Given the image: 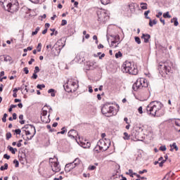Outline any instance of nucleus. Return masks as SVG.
Masks as SVG:
<instances>
[{"label":"nucleus","mask_w":180,"mask_h":180,"mask_svg":"<svg viewBox=\"0 0 180 180\" xmlns=\"http://www.w3.org/2000/svg\"><path fill=\"white\" fill-rule=\"evenodd\" d=\"M146 110L148 115L151 116H155L157 117H160V116H164L165 112L162 110V103L160 101H152L146 107Z\"/></svg>","instance_id":"f257e3e1"},{"label":"nucleus","mask_w":180,"mask_h":180,"mask_svg":"<svg viewBox=\"0 0 180 180\" xmlns=\"http://www.w3.org/2000/svg\"><path fill=\"white\" fill-rule=\"evenodd\" d=\"M1 4H2L5 11L13 13V12H17L19 10V3L18 0H0Z\"/></svg>","instance_id":"f03ea898"},{"label":"nucleus","mask_w":180,"mask_h":180,"mask_svg":"<svg viewBox=\"0 0 180 180\" xmlns=\"http://www.w3.org/2000/svg\"><path fill=\"white\" fill-rule=\"evenodd\" d=\"M122 71L123 72H126L127 74H131V75H137L139 72V70L137 68L132 65L131 63L129 61H125L122 65Z\"/></svg>","instance_id":"7ed1b4c3"},{"label":"nucleus","mask_w":180,"mask_h":180,"mask_svg":"<svg viewBox=\"0 0 180 180\" xmlns=\"http://www.w3.org/2000/svg\"><path fill=\"white\" fill-rule=\"evenodd\" d=\"M148 86V82L144 78H140L133 84L132 89L134 91L141 89V88H147Z\"/></svg>","instance_id":"20e7f679"},{"label":"nucleus","mask_w":180,"mask_h":180,"mask_svg":"<svg viewBox=\"0 0 180 180\" xmlns=\"http://www.w3.org/2000/svg\"><path fill=\"white\" fill-rule=\"evenodd\" d=\"M115 111V107L112 105H110V104H105L102 108L101 112L103 115H105L107 117H111V116H113Z\"/></svg>","instance_id":"39448f33"},{"label":"nucleus","mask_w":180,"mask_h":180,"mask_svg":"<svg viewBox=\"0 0 180 180\" xmlns=\"http://www.w3.org/2000/svg\"><path fill=\"white\" fill-rule=\"evenodd\" d=\"M49 162L53 172H60L61 167H60V163L58 162V159L56 157L54 158H49Z\"/></svg>","instance_id":"423d86ee"},{"label":"nucleus","mask_w":180,"mask_h":180,"mask_svg":"<svg viewBox=\"0 0 180 180\" xmlns=\"http://www.w3.org/2000/svg\"><path fill=\"white\" fill-rule=\"evenodd\" d=\"M97 144L101 147L102 151H106V150L110 147V139L103 136L102 139L98 141Z\"/></svg>","instance_id":"0eeeda50"},{"label":"nucleus","mask_w":180,"mask_h":180,"mask_svg":"<svg viewBox=\"0 0 180 180\" xmlns=\"http://www.w3.org/2000/svg\"><path fill=\"white\" fill-rule=\"evenodd\" d=\"M76 137V141L77 144H79L83 148H89L91 147V143L88 141L83 136H79Z\"/></svg>","instance_id":"6e6552de"},{"label":"nucleus","mask_w":180,"mask_h":180,"mask_svg":"<svg viewBox=\"0 0 180 180\" xmlns=\"http://www.w3.org/2000/svg\"><path fill=\"white\" fill-rule=\"evenodd\" d=\"M34 134H36V128L32 125H27L22 130V136H34Z\"/></svg>","instance_id":"1a4fd4ad"},{"label":"nucleus","mask_w":180,"mask_h":180,"mask_svg":"<svg viewBox=\"0 0 180 180\" xmlns=\"http://www.w3.org/2000/svg\"><path fill=\"white\" fill-rule=\"evenodd\" d=\"M98 22H106V18H108V14L105 10L98 9L96 11Z\"/></svg>","instance_id":"9d476101"},{"label":"nucleus","mask_w":180,"mask_h":180,"mask_svg":"<svg viewBox=\"0 0 180 180\" xmlns=\"http://www.w3.org/2000/svg\"><path fill=\"white\" fill-rule=\"evenodd\" d=\"M67 84L70 87V89L68 90V92H75V91L78 89V82L77 81L72 79L68 80Z\"/></svg>","instance_id":"9b49d317"},{"label":"nucleus","mask_w":180,"mask_h":180,"mask_svg":"<svg viewBox=\"0 0 180 180\" xmlns=\"http://www.w3.org/2000/svg\"><path fill=\"white\" fill-rule=\"evenodd\" d=\"M75 167L76 166H75L73 162L66 164V165L65 167V172H70V171H72V169H74V168H75Z\"/></svg>","instance_id":"f8f14e48"},{"label":"nucleus","mask_w":180,"mask_h":180,"mask_svg":"<svg viewBox=\"0 0 180 180\" xmlns=\"http://www.w3.org/2000/svg\"><path fill=\"white\" fill-rule=\"evenodd\" d=\"M141 39H143L144 43H148L150 39H151V36L148 34H143L141 36Z\"/></svg>","instance_id":"ddd939ff"},{"label":"nucleus","mask_w":180,"mask_h":180,"mask_svg":"<svg viewBox=\"0 0 180 180\" xmlns=\"http://www.w3.org/2000/svg\"><path fill=\"white\" fill-rule=\"evenodd\" d=\"M94 152L96 154H99V153H102V148L97 143L96 147L94 148Z\"/></svg>","instance_id":"4468645a"},{"label":"nucleus","mask_w":180,"mask_h":180,"mask_svg":"<svg viewBox=\"0 0 180 180\" xmlns=\"http://www.w3.org/2000/svg\"><path fill=\"white\" fill-rule=\"evenodd\" d=\"M49 117H50V115H49L48 117L41 116V120L42 123H50V119Z\"/></svg>","instance_id":"2eb2a0df"},{"label":"nucleus","mask_w":180,"mask_h":180,"mask_svg":"<svg viewBox=\"0 0 180 180\" xmlns=\"http://www.w3.org/2000/svg\"><path fill=\"white\" fill-rule=\"evenodd\" d=\"M131 139L134 141H144V137L143 136H133Z\"/></svg>","instance_id":"dca6fc26"},{"label":"nucleus","mask_w":180,"mask_h":180,"mask_svg":"<svg viewBox=\"0 0 180 180\" xmlns=\"http://www.w3.org/2000/svg\"><path fill=\"white\" fill-rule=\"evenodd\" d=\"M68 136H78V131L75 129H71L68 131Z\"/></svg>","instance_id":"f3484780"},{"label":"nucleus","mask_w":180,"mask_h":180,"mask_svg":"<svg viewBox=\"0 0 180 180\" xmlns=\"http://www.w3.org/2000/svg\"><path fill=\"white\" fill-rule=\"evenodd\" d=\"M81 159L80 158H76L75 160L72 162V163L75 165V167H78L81 164Z\"/></svg>","instance_id":"a211bd4d"},{"label":"nucleus","mask_w":180,"mask_h":180,"mask_svg":"<svg viewBox=\"0 0 180 180\" xmlns=\"http://www.w3.org/2000/svg\"><path fill=\"white\" fill-rule=\"evenodd\" d=\"M129 8L131 13H134L136 12V7L134 6V4H129Z\"/></svg>","instance_id":"6ab92c4d"},{"label":"nucleus","mask_w":180,"mask_h":180,"mask_svg":"<svg viewBox=\"0 0 180 180\" xmlns=\"http://www.w3.org/2000/svg\"><path fill=\"white\" fill-rule=\"evenodd\" d=\"M165 72H171V67L167 65V63L163 64Z\"/></svg>","instance_id":"aec40b11"},{"label":"nucleus","mask_w":180,"mask_h":180,"mask_svg":"<svg viewBox=\"0 0 180 180\" xmlns=\"http://www.w3.org/2000/svg\"><path fill=\"white\" fill-rule=\"evenodd\" d=\"M156 23H157V20H152L151 18L149 19V26H150V27H153V25H155Z\"/></svg>","instance_id":"412c9836"},{"label":"nucleus","mask_w":180,"mask_h":180,"mask_svg":"<svg viewBox=\"0 0 180 180\" xmlns=\"http://www.w3.org/2000/svg\"><path fill=\"white\" fill-rule=\"evenodd\" d=\"M170 148H172L174 150H175L176 151H178L179 148H178V146H176V143H173V144H170L169 146Z\"/></svg>","instance_id":"4be33fe9"},{"label":"nucleus","mask_w":180,"mask_h":180,"mask_svg":"<svg viewBox=\"0 0 180 180\" xmlns=\"http://www.w3.org/2000/svg\"><path fill=\"white\" fill-rule=\"evenodd\" d=\"M54 92H55V90L53 89H50L48 91V94H51V96L52 97L56 96V93H54Z\"/></svg>","instance_id":"5701e85b"},{"label":"nucleus","mask_w":180,"mask_h":180,"mask_svg":"<svg viewBox=\"0 0 180 180\" xmlns=\"http://www.w3.org/2000/svg\"><path fill=\"white\" fill-rule=\"evenodd\" d=\"M8 148L12 153V154H15L16 153L15 151H18V149L13 148L11 146H8Z\"/></svg>","instance_id":"b1692460"},{"label":"nucleus","mask_w":180,"mask_h":180,"mask_svg":"<svg viewBox=\"0 0 180 180\" xmlns=\"http://www.w3.org/2000/svg\"><path fill=\"white\" fill-rule=\"evenodd\" d=\"M5 169H8V163H5L4 166L0 167L1 171H5Z\"/></svg>","instance_id":"393cba45"},{"label":"nucleus","mask_w":180,"mask_h":180,"mask_svg":"<svg viewBox=\"0 0 180 180\" xmlns=\"http://www.w3.org/2000/svg\"><path fill=\"white\" fill-rule=\"evenodd\" d=\"M163 18H168V19H171V15H169V12H167V13H165L164 14H163Z\"/></svg>","instance_id":"a878e982"},{"label":"nucleus","mask_w":180,"mask_h":180,"mask_svg":"<svg viewBox=\"0 0 180 180\" xmlns=\"http://www.w3.org/2000/svg\"><path fill=\"white\" fill-rule=\"evenodd\" d=\"M40 30V27H37L34 32H32V36H35V34H37L39 33V31Z\"/></svg>","instance_id":"bb28decb"},{"label":"nucleus","mask_w":180,"mask_h":180,"mask_svg":"<svg viewBox=\"0 0 180 180\" xmlns=\"http://www.w3.org/2000/svg\"><path fill=\"white\" fill-rule=\"evenodd\" d=\"M101 2L103 5H108L110 2V0H101Z\"/></svg>","instance_id":"cd10ccee"},{"label":"nucleus","mask_w":180,"mask_h":180,"mask_svg":"<svg viewBox=\"0 0 180 180\" xmlns=\"http://www.w3.org/2000/svg\"><path fill=\"white\" fill-rule=\"evenodd\" d=\"M135 41L137 43V44H141V40L140 39V37H135Z\"/></svg>","instance_id":"c85d7f7f"},{"label":"nucleus","mask_w":180,"mask_h":180,"mask_svg":"<svg viewBox=\"0 0 180 180\" xmlns=\"http://www.w3.org/2000/svg\"><path fill=\"white\" fill-rule=\"evenodd\" d=\"M141 9H147V4L141 3Z\"/></svg>","instance_id":"c756f323"},{"label":"nucleus","mask_w":180,"mask_h":180,"mask_svg":"<svg viewBox=\"0 0 180 180\" xmlns=\"http://www.w3.org/2000/svg\"><path fill=\"white\" fill-rule=\"evenodd\" d=\"M23 139H24V140L27 141V140H32V139H33V136H24Z\"/></svg>","instance_id":"7c9ffc66"},{"label":"nucleus","mask_w":180,"mask_h":180,"mask_svg":"<svg viewBox=\"0 0 180 180\" xmlns=\"http://www.w3.org/2000/svg\"><path fill=\"white\" fill-rule=\"evenodd\" d=\"M41 116H47V110L42 108V112L41 113Z\"/></svg>","instance_id":"2f4dec72"},{"label":"nucleus","mask_w":180,"mask_h":180,"mask_svg":"<svg viewBox=\"0 0 180 180\" xmlns=\"http://www.w3.org/2000/svg\"><path fill=\"white\" fill-rule=\"evenodd\" d=\"M122 56H123V54L120 51H118L117 53H115L116 58H119V57H122Z\"/></svg>","instance_id":"473e14b6"},{"label":"nucleus","mask_w":180,"mask_h":180,"mask_svg":"<svg viewBox=\"0 0 180 180\" xmlns=\"http://www.w3.org/2000/svg\"><path fill=\"white\" fill-rule=\"evenodd\" d=\"M37 88L38 89H43V88H46V85H44V84H38V85L37 86Z\"/></svg>","instance_id":"72a5a7b5"},{"label":"nucleus","mask_w":180,"mask_h":180,"mask_svg":"<svg viewBox=\"0 0 180 180\" xmlns=\"http://www.w3.org/2000/svg\"><path fill=\"white\" fill-rule=\"evenodd\" d=\"M37 50L39 53H40V51H41V43H39L37 47Z\"/></svg>","instance_id":"f704fd0d"},{"label":"nucleus","mask_w":180,"mask_h":180,"mask_svg":"<svg viewBox=\"0 0 180 180\" xmlns=\"http://www.w3.org/2000/svg\"><path fill=\"white\" fill-rule=\"evenodd\" d=\"M64 133H65V127H63L61 131L57 132V134H64Z\"/></svg>","instance_id":"c9c22d12"},{"label":"nucleus","mask_w":180,"mask_h":180,"mask_svg":"<svg viewBox=\"0 0 180 180\" xmlns=\"http://www.w3.org/2000/svg\"><path fill=\"white\" fill-rule=\"evenodd\" d=\"M150 13V10L145 11L144 15H145V18H146V19H150V17H148V13Z\"/></svg>","instance_id":"e433bc0d"},{"label":"nucleus","mask_w":180,"mask_h":180,"mask_svg":"<svg viewBox=\"0 0 180 180\" xmlns=\"http://www.w3.org/2000/svg\"><path fill=\"white\" fill-rule=\"evenodd\" d=\"M173 20H174V26H178V25H179V22H178V19L176 18H174Z\"/></svg>","instance_id":"4c0bfd02"},{"label":"nucleus","mask_w":180,"mask_h":180,"mask_svg":"<svg viewBox=\"0 0 180 180\" xmlns=\"http://www.w3.org/2000/svg\"><path fill=\"white\" fill-rule=\"evenodd\" d=\"M19 157V160L20 162H25L26 161V158L22 157V156H18Z\"/></svg>","instance_id":"58836bf2"},{"label":"nucleus","mask_w":180,"mask_h":180,"mask_svg":"<svg viewBox=\"0 0 180 180\" xmlns=\"http://www.w3.org/2000/svg\"><path fill=\"white\" fill-rule=\"evenodd\" d=\"M64 89H65V91H66V92H68V90L71 89V87L70 86V84H68L66 86H64Z\"/></svg>","instance_id":"ea45409f"},{"label":"nucleus","mask_w":180,"mask_h":180,"mask_svg":"<svg viewBox=\"0 0 180 180\" xmlns=\"http://www.w3.org/2000/svg\"><path fill=\"white\" fill-rule=\"evenodd\" d=\"M96 169V166H94V165H90L89 167V171H94V169Z\"/></svg>","instance_id":"a19ab883"},{"label":"nucleus","mask_w":180,"mask_h":180,"mask_svg":"<svg viewBox=\"0 0 180 180\" xmlns=\"http://www.w3.org/2000/svg\"><path fill=\"white\" fill-rule=\"evenodd\" d=\"M13 164H15V168H18V167H19V162L18 160H14Z\"/></svg>","instance_id":"79ce46f5"},{"label":"nucleus","mask_w":180,"mask_h":180,"mask_svg":"<svg viewBox=\"0 0 180 180\" xmlns=\"http://www.w3.org/2000/svg\"><path fill=\"white\" fill-rule=\"evenodd\" d=\"M39 71H40V69L39 68V67H38V66H36V67L34 68V72L35 74H37V72H39Z\"/></svg>","instance_id":"37998d69"},{"label":"nucleus","mask_w":180,"mask_h":180,"mask_svg":"<svg viewBox=\"0 0 180 180\" xmlns=\"http://www.w3.org/2000/svg\"><path fill=\"white\" fill-rule=\"evenodd\" d=\"M160 151H166L167 147L166 146H160Z\"/></svg>","instance_id":"c03bdc74"},{"label":"nucleus","mask_w":180,"mask_h":180,"mask_svg":"<svg viewBox=\"0 0 180 180\" xmlns=\"http://www.w3.org/2000/svg\"><path fill=\"white\" fill-rule=\"evenodd\" d=\"M138 111H139V113H140V115H142V113H143V107H139V108H138Z\"/></svg>","instance_id":"a18cd8bd"},{"label":"nucleus","mask_w":180,"mask_h":180,"mask_svg":"<svg viewBox=\"0 0 180 180\" xmlns=\"http://www.w3.org/2000/svg\"><path fill=\"white\" fill-rule=\"evenodd\" d=\"M32 78L33 79H37V73H33L32 76Z\"/></svg>","instance_id":"49530a36"},{"label":"nucleus","mask_w":180,"mask_h":180,"mask_svg":"<svg viewBox=\"0 0 180 180\" xmlns=\"http://www.w3.org/2000/svg\"><path fill=\"white\" fill-rule=\"evenodd\" d=\"M175 124L176 126H177L178 127H180V120H177L175 121Z\"/></svg>","instance_id":"de8ad7c7"},{"label":"nucleus","mask_w":180,"mask_h":180,"mask_svg":"<svg viewBox=\"0 0 180 180\" xmlns=\"http://www.w3.org/2000/svg\"><path fill=\"white\" fill-rule=\"evenodd\" d=\"M14 131L15 134H20V133H22V131H20V129H15Z\"/></svg>","instance_id":"09e8293b"},{"label":"nucleus","mask_w":180,"mask_h":180,"mask_svg":"<svg viewBox=\"0 0 180 180\" xmlns=\"http://www.w3.org/2000/svg\"><path fill=\"white\" fill-rule=\"evenodd\" d=\"M67 25V20H63L61 22V26H65Z\"/></svg>","instance_id":"8fccbe9b"},{"label":"nucleus","mask_w":180,"mask_h":180,"mask_svg":"<svg viewBox=\"0 0 180 180\" xmlns=\"http://www.w3.org/2000/svg\"><path fill=\"white\" fill-rule=\"evenodd\" d=\"M4 158H6V160H9L11 158V156L8 154H4Z\"/></svg>","instance_id":"3c124183"},{"label":"nucleus","mask_w":180,"mask_h":180,"mask_svg":"<svg viewBox=\"0 0 180 180\" xmlns=\"http://www.w3.org/2000/svg\"><path fill=\"white\" fill-rule=\"evenodd\" d=\"M23 71L25 74H29V69L27 68H24Z\"/></svg>","instance_id":"603ef678"},{"label":"nucleus","mask_w":180,"mask_h":180,"mask_svg":"<svg viewBox=\"0 0 180 180\" xmlns=\"http://www.w3.org/2000/svg\"><path fill=\"white\" fill-rule=\"evenodd\" d=\"M165 162H166V160H163V161H162L161 162L159 163V166L162 167Z\"/></svg>","instance_id":"864d4df0"},{"label":"nucleus","mask_w":180,"mask_h":180,"mask_svg":"<svg viewBox=\"0 0 180 180\" xmlns=\"http://www.w3.org/2000/svg\"><path fill=\"white\" fill-rule=\"evenodd\" d=\"M146 172H147V169H143V170H142V171H139V174H140L141 175H142V174H144V173H146Z\"/></svg>","instance_id":"5fc2aeb1"},{"label":"nucleus","mask_w":180,"mask_h":180,"mask_svg":"<svg viewBox=\"0 0 180 180\" xmlns=\"http://www.w3.org/2000/svg\"><path fill=\"white\" fill-rule=\"evenodd\" d=\"M89 92H90V94H92V92H94V89H92V86H89Z\"/></svg>","instance_id":"6e6d98bb"},{"label":"nucleus","mask_w":180,"mask_h":180,"mask_svg":"<svg viewBox=\"0 0 180 180\" xmlns=\"http://www.w3.org/2000/svg\"><path fill=\"white\" fill-rule=\"evenodd\" d=\"M33 63H34V59H33V58H31V60L28 62L30 65H32V64H33Z\"/></svg>","instance_id":"4d7b16f0"},{"label":"nucleus","mask_w":180,"mask_h":180,"mask_svg":"<svg viewBox=\"0 0 180 180\" xmlns=\"http://www.w3.org/2000/svg\"><path fill=\"white\" fill-rule=\"evenodd\" d=\"M124 140H130V136H123Z\"/></svg>","instance_id":"13d9d810"},{"label":"nucleus","mask_w":180,"mask_h":180,"mask_svg":"<svg viewBox=\"0 0 180 180\" xmlns=\"http://www.w3.org/2000/svg\"><path fill=\"white\" fill-rule=\"evenodd\" d=\"M83 176H84V178H89V174L84 173V174H83Z\"/></svg>","instance_id":"bf43d9fd"},{"label":"nucleus","mask_w":180,"mask_h":180,"mask_svg":"<svg viewBox=\"0 0 180 180\" xmlns=\"http://www.w3.org/2000/svg\"><path fill=\"white\" fill-rule=\"evenodd\" d=\"M19 90H20V88H18V89L15 88V89H13V94H16V93L18 92V91H19Z\"/></svg>","instance_id":"052dcab7"},{"label":"nucleus","mask_w":180,"mask_h":180,"mask_svg":"<svg viewBox=\"0 0 180 180\" xmlns=\"http://www.w3.org/2000/svg\"><path fill=\"white\" fill-rule=\"evenodd\" d=\"M17 115H16V113H13V120H16V119H17Z\"/></svg>","instance_id":"680f3d73"},{"label":"nucleus","mask_w":180,"mask_h":180,"mask_svg":"<svg viewBox=\"0 0 180 180\" xmlns=\"http://www.w3.org/2000/svg\"><path fill=\"white\" fill-rule=\"evenodd\" d=\"M18 108H20V109H22V108H23V104H22V103H20L18 104Z\"/></svg>","instance_id":"e2e57ef3"},{"label":"nucleus","mask_w":180,"mask_h":180,"mask_svg":"<svg viewBox=\"0 0 180 180\" xmlns=\"http://www.w3.org/2000/svg\"><path fill=\"white\" fill-rule=\"evenodd\" d=\"M46 129H48V130H50V131H53V129H51V126L50 125H47Z\"/></svg>","instance_id":"0e129e2a"},{"label":"nucleus","mask_w":180,"mask_h":180,"mask_svg":"<svg viewBox=\"0 0 180 180\" xmlns=\"http://www.w3.org/2000/svg\"><path fill=\"white\" fill-rule=\"evenodd\" d=\"M160 20L161 23H163V25H165V20L162 19V18H161L160 19Z\"/></svg>","instance_id":"69168bd1"},{"label":"nucleus","mask_w":180,"mask_h":180,"mask_svg":"<svg viewBox=\"0 0 180 180\" xmlns=\"http://www.w3.org/2000/svg\"><path fill=\"white\" fill-rule=\"evenodd\" d=\"M162 13L159 12V13H158V15H156V18H160V16H162Z\"/></svg>","instance_id":"338daca9"},{"label":"nucleus","mask_w":180,"mask_h":180,"mask_svg":"<svg viewBox=\"0 0 180 180\" xmlns=\"http://www.w3.org/2000/svg\"><path fill=\"white\" fill-rule=\"evenodd\" d=\"M47 33V29H45L42 31V34H46Z\"/></svg>","instance_id":"774afa93"}]
</instances>
